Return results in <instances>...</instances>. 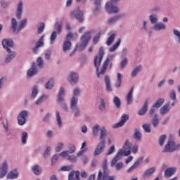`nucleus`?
Here are the masks:
<instances>
[{
  "instance_id": "nucleus-1",
  "label": "nucleus",
  "mask_w": 180,
  "mask_h": 180,
  "mask_svg": "<svg viewBox=\"0 0 180 180\" xmlns=\"http://www.w3.org/2000/svg\"><path fill=\"white\" fill-rule=\"evenodd\" d=\"M100 131V136L99 140L100 142L97 144L96 149L94 150V155L95 157L97 155H100L102 154L103 151H105V148H106V138L108 137V131L105 127H101L99 124H96L92 129V133L94 137H98L99 136Z\"/></svg>"
},
{
  "instance_id": "nucleus-2",
  "label": "nucleus",
  "mask_w": 180,
  "mask_h": 180,
  "mask_svg": "<svg viewBox=\"0 0 180 180\" xmlns=\"http://www.w3.org/2000/svg\"><path fill=\"white\" fill-rule=\"evenodd\" d=\"M104 55L105 51L103 50V46H101L99 48L98 55L94 58V67L96 68V72L98 78H101L102 75H105V72H106V70H108V65H109L110 61H112L115 58V55H108L103 63L101 70H99V67L101 66Z\"/></svg>"
},
{
  "instance_id": "nucleus-3",
  "label": "nucleus",
  "mask_w": 180,
  "mask_h": 180,
  "mask_svg": "<svg viewBox=\"0 0 180 180\" xmlns=\"http://www.w3.org/2000/svg\"><path fill=\"white\" fill-rule=\"evenodd\" d=\"M149 20L151 25H153V29L155 32H162L167 30V24L159 22L157 14L152 13L149 15Z\"/></svg>"
},
{
  "instance_id": "nucleus-4",
  "label": "nucleus",
  "mask_w": 180,
  "mask_h": 180,
  "mask_svg": "<svg viewBox=\"0 0 180 180\" xmlns=\"http://www.w3.org/2000/svg\"><path fill=\"white\" fill-rule=\"evenodd\" d=\"M96 31L95 30H91V31L86 32L82 37H81V44H79L77 46L78 50L79 51H82V50H84L85 47L88 46V44L89 43V40H91V38L92 36L91 34H95Z\"/></svg>"
},
{
  "instance_id": "nucleus-5",
  "label": "nucleus",
  "mask_w": 180,
  "mask_h": 180,
  "mask_svg": "<svg viewBox=\"0 0 180 180\" xmlns=\"http://www.w3.org/2000/svg\"><path fill=\"white\" fill-rule=\"evenodd\" d=\"M115 0H110V1L105 4V11L108 13L116 14L119 12V7L115 6Z\"/></svg>"
},
{
  "instance_id": "nucleus-6",
  "label": "nucleus",
  "mask_w": 180,
  "mask_h": 180,
  "mask_svg": "<svg viewBox=\"0 0 180 180\" xmlns=\"http://www.w3.org/2000/svg\"><path fill=\"white\" fill-rule=\"evenodd\" d=\"M180 144L175 146V141L169 139L167 144L165 145L163 153H172L179 148Z\"/></svg>"
},
{
  "instance_id": "nucleus-7",
  "label": "nucleus",
  "mask_w": 180,
  "mask_h": 180,
  "mask_svg": "<svg viewBox=\"0 0 180 180\" xmlns=\"http://www.w3.org/2000/svg\"><path fill=\"white\" fill-rule=\"evenodd\" d=\"M9 171V162L4 160L0 165V178H4L6 176Z\"/></svg>"
},
{
  "instance_id": "nucleus-8",
  "label": "nucleus",
  "mask_w": 180,
  "mask_h": 180,
  "mask_svg": "<svg viewBox=\"0 0 180 180\" xmlns=\"http://www.w3.org/2000/svg\"><path fill=\"white\" fill-rule=\"evenodd\" d=\"M70 110L74 117H79L81 116V111L78 108V103L77 101L70 102Z\"/></svg>"
},
{
  "instance_id": "nucleus-9",
  "label": "nucleus",
  "mask_w": 180,
  "mask_h": 180,
  "mask_svg": "<svg viewBox=\"0 0 180 180\" xmlns=\"http://www.w3.org/2000/svg\"><path fill=\"white\" fill-rule=\"evenodd\" d=\"M120 151H122V154H124V157H128V155L131 154V143H130L129 139L125 141L124 146Z\"/></svg>"
},
{
  "instance_id": "nucleus-10",
  "label": "nucleus",
  "mask_w": 180,
  "mask_h": 180,
  "mask_svg": "<svg viewBox=\"0 0 180 180\" xmlns=\"http://www.w3.org/2000/svg\"><path fill=\"white\" fill-rule=\"evenodd\" d=\"M44 46V35L41 36L38 41L35 44V46L32 49L34 54H37L41 47Z\"/></svg>"
},
{
  "instance_id": "nucleus-11",
  "label": "nucleus",
  "mask_w": 180,
  "mask_h": 180,
  "mask_svg": "<svg viewBox=\"0 0 180 180\" xmlns=\"http://www.w3.org/2000/svg\"><path fill=\"white\" fill-rule=\"evenodd\" d=\"M28 116L27 110H22L18 116V122L20 126H23L26 123V117Z\"/></svg>"
},
{
  "instance_id": "nucleus-12",
  "label": "nucleus",
  "mask_w": 180,
  "mask_h": 180,
  "mask_svg": "<svg viewBox=\"0 0 180 180\" xmlns=\"http://www.w3.org/2000/svg\"><path fill=\"white\" fill-rule=\"evenodd\" d=\"M8 54L4 60V64H9L16 57V52L12 51L11 49H7Z\"/></svg>"
},
{
  "instance_id": "nucleus-13",
  "label": "nucleus",
  "mask_w": 180,
  "mask_h": 180,
  "mask_svg": "<svg viewBox=\"0 0 180 180\" xmlns=\"http://www.w3.org/2000/svg\"><path fill=\"white\" fill-rule=\"evenodd\" d=\"M72 16H74L76 18V19L81 22H82V20H84V13L79 10V8H76L72 12Z\"/></svg>"
},
{
  "instance_id": "nucleus-14",
  "label": "nucleus",
  "mask_w": 180,
  "mask_h": 180,
  "mask_svg": "<svg viewBox=\"0 0 180 180\" xmlns=\"http://www.w3.org/2000/svg\"><path fill=\"white\" fill-rule=\"evenodd\" d=\"M122 18H124V14H117L114 15L107 20V25L112 26V25H115L116 22H118V20H120Z\"/></svg>"
},
{
  "instance_id": "nucleus-15",
  "label": "nucleus",
  "mask_w": 180,
  "mask_h": 180,
  "mask_svg": "<svg viewBox=\"0 0 180 180\" xmlns=\"http://www.w3.org/2000/svg\"><path fill=\"white\" fill-rule=\"evenodd\" d=\"M129 120V115L124 114L121 117V121L117 122V124H112V129H117L118 127H122L124 126V124Z\"/></svg>"
},
{
  "instance_id": "nucleus-16",
  "label": "nucleus",
  "mask_w": 180,
  "mask_h": 180,
  "mask_svg": "<svg viewBox=\"0 0 180 180\" xmlns=\"http://www.w3.org/2000/svg\"><path fill=\"white\" fill-rule=\"evenodd\" d=\"M39 69L36 67V65H32L31 68L27 72V78H32L37 75V74H39Z\"/></svg>"
},
{
  "instance_id": "nucleus-17",
  "label": "nucleus",
  "mask_w": 180,
  "mask_h": 180,
  "mask_svg": "<svg viewBox=\"0 0 180 180\" xmlns=\"http://www.w3.org/2000/svg\"><path fill=\"white\" fill-rule=\"evenodd\" d=\"M78 79H79V76L78 73L75 72H70L68 76V81L70 82V84H77L78 82Z\"/></svg>"
},
{
  "instance_id": "nucleus-18",
  "label": "nucleus",
  "mask_w": 180,
  "mask_h": 180,
  "mask_svg": "<svg viewBox=\"0 0 180 180\" xmlns=\"http://www.w3.org/2000/svg\"><path fill=\"white\" fill-rule=\"evenodd\" d=\"M23 13V1H20L17 5V9L15 11V18L20 20Z\"/></svg>"
},
{
  "instance_id": "nucleus-19",
  "label": "nucleus",
  "mask_w": 180,
  "mask_h": 180,
  "mask_svg": "<svg viewBox=\"0 0 180 180\" xmlns=\"http://www.w3.org/2000/svg\"><path fill=\"white\" fill-rule=\"evenodd\" d=\"M1 44L6 51L9 47H13V40L11 39H4L1 41Z\"/></svg>"
},
{
  "instance_id": "nucleus-20",
  "label": "nucleus",
  "mask_w": 180,
  "mask_h": 180,
  "mask_svg": "<svg viewBox=\"0 0 180 180\" xmlns=\"http://www.w3.org/2000/svg\"><path fill=\"white\" fill-rule=\"evenodd\" d=\"M169 110H171V103L168 102L160 108V114L164 116V115H167Z\"/></svg>"
},
{
  "instance_id": "nucleus-21",
  "label": "nucleus",
  "mask_w": 180,
  "mask_h": 180,
  "mask_svg": "<svg viewBox=\"0 0 180 180\" xmlns=\"http://www.w3.org/2000/svg\"><path fill=\"white\" fill-rule=\"evenodd\" d=\"M104 81L105 84V90L107 92H112L113 88H112V84H110V77L109 75H105L104 77Z\"/></svg>"
},
{
  "instance_id": "nucleus-22",
  "label": "nucleus",
  "mask_w": 180,
  "mask_h": 180,
  "mask_svg": "<svg viewBox=\"0 0 180 180\" xmlns=\"http://www.w3.org/2000/svg\"><path fill=\"white\" fill-rule=\"evenodd\" d=\"M81 95V89L75 88L73 91V96L70 98V102L78 103V96Z\"/></svg>"
},
{
  "instance_id": "nucleus-23",
  "label": "nucleus",
  "mask_w": 180,
  "mask_h": 180,
  "mask_svg": "<svg viewBox=\"0 0 180 180\" xmlns=\"http://www.w3.org/2000/svg\"><path fill=\"white\" fill-rule=\"evenodd\" d=\"M123 155H124L123 154V150H119L117 152V153L116 154V155L114 157V158L112 160L110 166L113 167V165H115V164L117 163V161H120V158H122V157H123Z\"/></svg>"
},
{
  "instance_id": "nucleus-24",
  "label": "nucleus",
  "mask_w": 180,
  "mask_h": 180,
  "mask_svg": "<svg viewBox=\"0 0 180 180\" xmlns=\"http://www.w3.org/2000/svg\"><path fill=\"white\" fill-rule=\"evenodd\" d=\"M176 171V167H169V168H167L165 171V174H164L165 178H166L167 179H168V178H171V176H172V175H174L175 174Z\"/></svg>"
},
{
  "instance_id": "nucleus-25",
  "label": "nucleus",
  "mask_w": 180,
  "mask_h": 180,
  "mask_svg": "<svg viewBox=\"0 0 180 180\" xmlns=\"http://www.w3.org/2000/svg\"><path fill=\"white\" fill-rule=\"evenodd\" d=\"M148 109V100H146L142 106V108L138 111V115L139 116H144L147 113Z\"/></svg>"
},
{
  "instance_id": "nucleus-26",
  "label": "nucleus",
  "mask_w": 180,
  "mask_h": 180,
  "mask_svg": "<svg viewBox=\"0 0 180 180\" xmlns=\"http://www.w3.org/2000/svg\"><path fill=\"white\" fill-rule=\"evenodd\" d=\"M68 180H79V171H72L68 175Z\"/></svg>"
},
{
  "instance_id": "nucleus-27",
  "label": "nucleus",
  "mask_w": 180,
  "mask_h": 180,
  "mask_svg": "<svg viewBox=\"0 0 180 180\" xmlns=\"http://www.w3.org/2000/svg\"><path fill=\"white\" fill-rule=\"evenodd\" d=\"M65 95V89L64 87H60L58 90L57 95V102L60 101H64V96Z\"/></svg>"
},
{
  "instance_id": "nucleus-28",
  "label": "nucleus",
  "mask_w": 180,
  "mask_h": 180,
  "mask_svg": "<svg viewBox=\"0 0 180 180\" xmlns=\"http://www.w3.org/2000/svg\"><path fill=\"white\" fill-rule=\"evenodd\" d=\"M54 30L53 32H56L58 34H61L63 32V22H56L54 24Z\"/></svg>"
},
{
  "instance_id": "nucleus-29",
  "label": "nucleus",
  "mask_w": 180,
  "mask_h": 180,
  "mask_svg": "<svg viewBox=\"0 0 180 180\" xmlns=\"http://www.w3.org/2000/svg\"><path fill=\"white\" fill-rule=\"evenodd\" d=\"M141 70H143V66H141V65L135 67L131 72V77L135 78V77H137L139 75V72H141Z\"/></svg>"
},
{
  "instance_id": "nucleus-30",
  "label": "nucleus",
  "mask_w": 180,
  "mask_h": 180,
  "mask_svg": "<svg viewBox=\"0 0 180 180\" xmlns=\"http://www.w3.org/2000/svg\"><path fill=\"white\" fill-rule=\"evenodd\" d=\"M19 176V173L16 169L12 170L8 173L6 178L7 179H16Z\"/></svg>"
},
{
  "instance_id": "nucleus-31",
  "label": "nucleus",
  "mask_w": 180,
  "mask_h": 180,
  "mask_svg": "<svg viewBox=\"0 0 180 180\" xmlns=\"http://www.w3.org/2000/svg\"><path fill=\"white\" fill-rule=\"evenodd\" d=\"M155 172V167H151L148 169L142 175L143 178H150L153 174Z\"/></svg>"
},
{
  "instance_id": "nucleus-32",
  "label": "nucleus",
  "mask_w": 180,
  "mask_h": 180,
  "mask_svg": "<svg viewBox=\"0 0 180 180\" xmlns=\"http://www.w3.org/2000/svg\"><path fill=\"white\" fill-rule=\"evenodd\" d=\"M72 46V44H71V41L68 40H65L63 43V50L64 53H68V51H70V50H71Z\"/></svg>"
},
{
  "instance_id": "nucleus-33",
  "label": "nucleus",
  "mask_w": 180,
  "mask_h": 180,
  "mask_svg": "<svg viewBox=\"0 0 180 180\" xmlns=\"http://www.w3.org/2000/svg\"><path fill=\"white\" fill-rule=\"evenodd\" d=\"M132 137L134 140H136V141H141V137H143V134L139 129H135Z\"/></svg>"
},
{
  "instance_id": "nucleus-34",
  "label": "nucleus",
  "mask_w": 180,
  "mask_h": 180,
  "mask_svg": "<svg viewBox=\"0 0 180 180\" xmlns=\"http://www.w3.org/2000/svg\"><path fill=\"white\" fill-rule=\"evenodd\" d=\"M44 88L45 89L51 91V89L54 88V79L53 78L49 79L48 82L45 84Z\"/></svg>"
},
{
  "instance_id": "nucleus-35",
  "label": "nucleus",
  "mask_w": 180,
  "mask_h": 180,
  "mask_svg": "<svg viewBox=\"0 0 180 180\" xmlns=\"http://www.w3.org/2000/svg\"><path fill=\"white\" fill-rule=\"evenodd\" d=\"M32 65H35V67L39 70H41V68H43L44 67V63L43 62V59H41V57H39L37 60V62L33 63Z\"/></svg>"
},
{
  "instance_id": "nucleus-36",
  "label": "nucleus",
  "mask_w": 180,
  "mask_h": 180,
  "mask_svg": "<svg viewBox=\"0 0 180 180\" xmlns=\"http://www.w3.org/2000/svg\"><path fill=\"white\" fill-rule=\"evenodd\" d=\"M27 23V18H25L20 21V25L18 26L17 29V33H19L21 32L25 27H26V25Z\"/></svg>"
},
{
  "instance_id": "nucleus-37",
  "label": "nucleus",
  "mask_w": 180,
  "mask_h": 180,
  "mask_svg": "<svg viewBox=\"0 0 180 180\" xmlns=\"http://www.w3.org/2000/svg\"><path fill=\"white\" fill-rule=\"evenodd\" d=\"M123 79V75L122 73L117 74V82L115 84V88H120L122 86V81Z\"/></svg>"
},
{
  "instance_id": "nucleus-38",
  "label": "nucleus",
  "mask_w": 180,
  "mask_h": 180,
  "mask_svg": "<svg viewBox=\"0 0 180 180\" xmlns=\"http://www.w3.org/2000/svg\"><path fill=\"white\" fill-rule=\"evenodd\" d=\"M133 89L134 88L132 87L127 96L126 99L127 105H131L133 103Z\"/></svg>"
},
{
  "instance_id": "nucleus-39",
  "label": "nucleus",
  "mask_w": 180,
  "mask_h": 180,
  "mask_svg": "<svg viewBox=\"0 0 180 180\" xmlns=\"http://www.w3.org/2000/svg\"><path fill=\"white\" fill-rule=\"evenodd\" d=\"M50 98V96L44 94L41 96L35 102V105H40V103H42V102H44V101H47Z\"/></svg>"
},
{
  "instance_id": "nucleus-40",
  "label": "nucleus",
  "mask_w": 180,
  "mask_h": 180,
  "mask_svg": "<svg viewBox=\"0 0 180 180\" xmlns=\"http://www.w3.org/2000/svg\"><path fill=\"white\" fill-rule=\"evenodd\" d=\"M11 29L13 33H18V21H16L15 18L11 19Z\"/></svg>"
},
{
  "instance_id": "nucleus-41",
  "label": "nucleus",
  "mask_w": 180,
  "mask_h": 180,
  "mask_svg": "<svg viewBox=\"0 0 180 180\" xmlns=\"http://www.w3.org/2000/svg\"><path fill=\"white\" fill-rule=\"evenodd\" d=\"M153 119L151 120L152 126L155 128L158 127V124H160V119L157 116V114H155L154 117H152Z\"/></svg>"
},
{
  "instance_id": "nucleus-42",
  "label": "nucleus",
  "mask_w": 180,
  "mask_h": 180,
  "mask_svg": "<svg viewBox=\"0 0 180 180\" xmlns=\"http://www.w3.org/2000/svg\"><path fill=\"white\" fill-rule=\"evenodd\" d=\"M120 43H122V39L119 38L117 42L108 49L110 53H113V51H116V49L120 46Z\"/></svg>"
},
{
  "instance_id": "nucleus-43",
  "label": "nucleus",
  "mask_w": 180,
  "mask_h": 180,
  "mask_svg": "<svg viewBox=\"0 0 180 180\" xmlns=\"http://www.w3.org/2000/svg\"><path fill=\"white\" fill-rule=\"evenodd\" d=\"M98 109L101 110V112H105V109H106V102L105 101V98L100 99Z\"/></svg>"
},
{
  "instance_id": "nucleus-44",
  "label": "nucleus",
  "mask_w": 180,
  "mask_h": 180,
  "mask_svg": "<svg viewBox=\"0 0 180 180\" xmlns=\"http://www.w3.org/2000/svg\"><path fill=\"white\" fill-rule=\"evenodd\" d=\"M115 39H116V34H112L111 35H110L106 41L107 46H112Z\"/></svg>"
},
{
  "instance_id": "nucleus-45",
  "label": "nucleus",
  "mask_w": 180,
  "mask_h": 180,
  "mask_svg": "<svg viewBox=\"0 0 180 180\" xmlns=\"http://www.w3.org/2000/svg\"><path fill=\"white\" fill-rule=\"evenodd\" d=\"M112 102L117 109H120V107L122 106V101H120V98H119V97L114 96Z\"/></svg>"
},
{
  "instance_id": "nucleus-46",
  "label": "nucleus",
  "mask_w": 180,
  "mask_h": 180,
  "mask_svg": "<svg viewBox=\"0 0 180 180\" xmlns=\"http://www.w3.org/2000/svg\"><path fill=\"white\" fill-rule=\"evenodd\" d=\"M32 169L35 175L41 174V167L37 165L32 166Z\"/></svg>"
},
{
  "instance_id": "nucleus-47",
  "label": "nucleus",
  "mask_w": 180,
  "mask_h": 180,
  "mask_svg": "<svg viewBox=\"0 0 180 180\" xmlns=\"http://www.w3.org/2000/svg\"><path fill=\"white\" fill-rule=\"evenodd\" d=\"M38 94H39V87H37V86H34L32 89L30 98L34 99L37 96Z\"/></svg>"
},
{
  "instance_id": "nucleus-48",
  "label": "nucleus",
  "mask_w": 180,
  "mask_h": 180,
  "mask_svg": "<svg viewBox=\"0 0 180 180\" xmlns=\"http://www.w3.org/2000/svg\"><path fill=\"white\" fill-rule=\"evenodd\" d=\"M65 100H60L59 101H57L58 103L60 105L61 109H63L65 112H68V105H67V103L64 102Z\"/></svg>"
},
{
  "instance_id": "nucleus-49",
  "label": "nucleus",
  "mask_w": 180,
  "mask_h": 180,
  "mask_svg": "<svg viewBox=\"0 0 180 180\" xmlns=\"http://www.w3.org/2000/svg\"><path fill=\"white\" fill-rule=\"evenodd\" d=\"M94 5H96V6L93 12L94 13H98L101 9V0H95Z\"/></svg>"
},
{
  "instance_id": "nucleus-50",
  "label": "nucleus",
  "mask_w": 180,
  "mask_h": 180,
  "mask_svg": "<svg viewBox=\"0 0 180 180\" xmlns=\"http://www.w3.org/2000/svg\"><path fill=\"white\" fill-rule=\"evenodd\" d=\"M127 63H129L127 58H124L120 64V70H124V68H126V65H127Z\"/></svg>"
},
{
  "instance_id": "nucleus-51",
  "label": "nucleus",
  "mask_w": 180,
  "mask_h": 180,
  "mask_svg": "<svg viewBox=\"0 0 180 180\" xmlns=\"http://www.w3.org/2000/svg\"><path fill=\"white\" fill-rule=\"evenodd\" d=\"M165 102V99L164 98H160L157 101V102L154 104V107L156 108H161L164 103Z\"/></svg>"
},
{
  "instance_id": "nucleus-52",
  "label": "nucleus",
  "mask_w": 180,
  "mask_h": 180,
  "mask_svg": "<svg viewBox=\"0 0 180 180\" xmlns=\"http://www.w3.org/2000/svg\"><path fill=\"white\" fill-rule=\"evenodd\" d=\"M51 52H52L51 48H49L48 49L46 52L44 53V58L47 61H49V60L51 59Z\"/></svg>"
},
{
  "instance_id": "nucleus-53",
  "label": "nucleus",
  "mask_w": 180,
  "mask_h": 180,
  "mask_svg": "<svg viewBox=\"0 0 180 180\" xmlns=\"http://www.w3.org/2000/svg\"><path fill=\"white\" fill-rule=\"evenodd\" d=\"M113 167L117 171H122V169H123V167H124V165L123 164V162H119L117 163H115V165H113Z\"/></svg>"
},
{
  "instance_id": "nucleus-54",
  "label": "nucleus",
  "mask_w": 180,
  "mask_h": 180,
  "mask_svg": "<svg viewBox=\"0 0 180 180\" xmlns=\"http://www.w3.org/2000/svg\"><path fill=\"white\" fill-rule=\"evenodd\" d=\"M56 115L57 124L59 126V127H61V126H63V122H61V117L60 116V111L57 110L56 112Z\"/></svg>"
},
{
  "instance_id": "nucleus-55",
  "label": "nucleus",
  "mask_w": 180,
  "mask_h": 180,
  "mask_svg": "<svg viewBox=\"0 0 180 180\" xmlns=\"http://www.w3.org/2000/svg\"><path fill=\"white\" fill-rule=\"evenodd\" d=\"M58 34V33L57 32H53L51 34L50 37V44H53V43H54L56 39H57V35Z\"/></svg>"
},
{
  "instance_id": "nucleus-56",
  "label": "nucleus",
  "mask_w": 180,
  "mask_h": 180,
  "mask_svg": "<svg viewBox=\"0 0 180 180\" xmlns=\"http://www.w3.org/2000/svg\"><path fill=\"white\" fill-rule=\"evenodd\" d=\"M142 128L143 129V130L146 133H151V124H144L142 126Z\"/></svg>"
},
{
  "instance_id": "nucleus-57",
  "label": "nucleus",
  "mask_w": 180,
  "mask_h": 180,
  "mask_svg": "<svg viewBox=\"0 0 180 180\" xmlns=\"http://www.w3.org/2000/svg\"><path fill=\"white\" fill-rule=\"evenodd\" d=\"M21 141L22 144H26L27 141V132L23 131L21 134Z\"/></svg>"
},
{
  "instance_id": "nucleus-58",
  "label": "nucleus",
  "mask_w": 180,
  "mask_h": 180,
  "mask_svg": "<svg viewBox=\"0 0 180 180\" xmlns=\"http://www.w3.org/2000/svg\"><path fill=\"white\" fill-rule=\"evenodd\" d=\"M103 180H115L114 176H109V172L107 173H103Z\"/></svg>"
},
{
  "instance_id": "nucleus-59",
  "label": "nucleus",
  "mask_w": 180,
  "mask_h": 180,
  "mask_svg": "<svg viewBox=\"0 0 180 180\" xmlns=\"http://www.w3.org/2000/svg\"><path fill=\"white\" fill-rule=\"evenodd\" d=\"M103 174L109 172V170L108 169V160L106 158L104 160V162H103Z\"/></svg>"
},
{
  "instance_id": "nucleus-60",
  "label": "nucleus",
  "mask_w": 180,
  "mask_h": 180,
  "mask_svg": "<svg viewBox=\"0 0 180 180\" xmlns=\"http://www.w3.org/2000/svg\"><path fill=\"white\" fill-rule=\"evenodd\" d=\"M75 150H77L75 145L70 144L69 145L68 150L67 151L69 154H74V153H75Z\"/></svg>"
},
{
  "instance_id": "nucleus-61",
  "label": "nucleus",
  "mask_w": 180,
  "mask_h": 180,
  "mask_svg": "<svg viewBox=\"0 0 180 180\" xmlns=\"http://www.w3.org/2000/svg\"><path fill=\"white\" fill-rule=\"evenodd\" d=\"M173 33H174V36L176 37V41H178V43H179V44H180V32H179V30L174 29V30H173Z\"/></svg>"
},
{
  "instance_id": "nucleus-62",
  "label": "nucleus",
  "mask_w": 180,
  "mask_h": 180,
  "mask_svg": "<svg viewBox=\"0 0 180 180\" xmlns=\"http://www.w3.org/2000/svg\"><path fill=\"white\" fill-rule=\"evenodd\" d=\"M169 98L174 101V102H176V91H175V90H172L169 94Z\"/></svg>"
},
{
  "instance_id": "nucleus-63",
  "label": "nucleus",
  "mask_w": 180,
  "mask_h": 180,
  "mask_svg": "<svg viewBox=\"0 0 180 180\" xmlns=\"http://www.w3.org/2000/svg\"><path fill=\"white\" fill-rule=\"evenodd\" d=\"M167 140V135L163 134L159 137V144L160 146H164V142Z\"/></svg>"
},
{
  "instance_id": "nucleus-64",
  "label": "nucleus",
  "mask_w": 180,
  "mask_h": 180,
  "mask_svg": "<svg viewBox=\"0 0 180 180\" xmlns=\"http://www.w3.org/2000/svg\"><path fill=\"white\" fill-rule=\"evenodd\" d=\"M67 160L70 161V162H77L78 161V158L75 155H68Z\"/></svg>"
}]
</instances>
